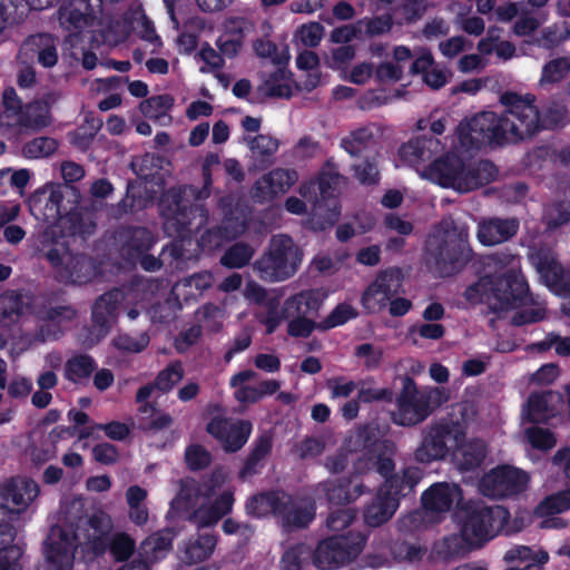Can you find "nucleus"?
<instances>
[{"mask_svg":"<svg viewBox=\"0 0 570 570\" xmlns=\"http://www.w3.org/2000/svg\"><path fill=\"white\" fill-rule=\"evenodd\" d=\"M500 102L505 107L504 112L481 111L459 124L458 141L462 148L478 150L485 144H517L538 134L540 121L534 95L507 91Z\"/></svg>","mask_w":570,"mask_h":570,"instance_id":"obj_1","label":"nucleus"},{"mask_svg":"<svg viewBox=\"0 0 570 570\" xmlns=\"http://www.w3.org/2000/svg\"><path fill=\"white\" fill-rule=\"evenodd\" d=\"M463 295L470 303L487 304L497 313L535 304L528 281L520 269L485 274L470 284Z\"/></svg>","mask_w":570,"mask_h":570,"instance_id":"obj_2","label":"nucleus"},{"mask_svg":"<svg viewBox=\"0 0 570 570\" xmlns=\"http://www.w3.org/2000/svg\"><path fill=\"white\" fill-rule=\"evenodd\" d=\"M200 190L193 185L169 187L159 199L164 218V233L171 238L185 240L199 232L208 222V210L198 204Z\"/></svg>","mask_w":570,"mask_h":570,"instance_id":"obj_3","label":"nucleus"},{"mask_svg":"<svg viewBox=\"0 0 570 570\" xmlns=\"http://www.w3.org/2000/svg\"><path fill=\"white\" fill-rule=\"evenodd\" d=\"M424 176L443 188L465 194L494 181L498 168L489 159L466 163L458 153L448 151L425 168Z\"/></svg>","mask_w":570,"mask_h":570,"instance_id":"obj_4","label":"nucleus"},{"mask_svg":"<svg viewBox=\"0 0 570 570\" xmlns=\"http://www.w3.org/2000/svg\"><path fill=\"white\" fill-rule=\"evenodd\" d=\"M425 255L428 266L438 276L458 275L474 257L468 228L452 222L442 234L429 238Z\"/></svg>","mask_w":570,"mask_h":570,"instance_id":"obj_5","label":"nucleus"},{"mask_svg":"<svg viewBox=\"0 0 570 570\" xmlns=\"http://www.w3.org/2000/svg\"><path fill=\"white\" fill-rule=\"evenodd\" d=\"M460 537L471 548H480L499 534L509 522L510 512L502 505L469 501L462 507Z\"/></svg>","mask_w":570,"mask_h":570,"instance_id":"obj_6","label":"nucleus"},{"mask_svg":"<svg viewBox=\"0 0 570 570\" xmlns=\"http://www.w3.org/2000/svg\"><path fill=\"white\" fill-rule=\"evenodd\" d=\"M454 415L442 417L438 422L426 425L422 431L419 446L414 451V460L421 464L445 460L466 435V423Z\"/></svg>","mask_w":570,"mask_h":570,"instance_id":"obj_7","label":"nucleus"},{"mask_svg":"<svg viewBox=\"0 0 570 570\" xmlns=\"http://www.w3.org/2000/svg\"><path fill=\"white\" fill-rule=\"evenodd\" d=\"M442 391L419 390L411 376L402 380V390L395 399L397 410L392 412V422L400 426H414L425 421L441 405Z\"/></svg>","mask_w":570,"mask_h":570,"instance_id":"obj_8","label":"nucleus"},{"mask_svg":"<svg viewBox=\"0 0 570 570\" xmlns=\"http://www.w3.org/2000/svg\"><path fill=\"white\" fill-rule=\"evenodd\" d=\"M302 262L299 248L293 238L285 234L275 235L266 253L254 263L264 281L279 282L292 277Z\"/></svg>","mask_w":570,"mask_h":570,"instance_id":"obj_9","label":"nucleus"},{"mask_svg":"<svg viewBox=\"0 0 570 570\" xmlns=\"http://www.w3.org/2000/svg\"><path fill=\"white\" fill-rule=\"evenodd\" d=\"M365 547L360 532L332 535L321 540L313 552V564L318 570H335L356 560Z\"/></svg>","mask_w":570,"mask_h":570,"instance_id":"obj_10","label":"nucleus"},{"mask_svg":"<svg viewBox=\"0 0 570 570\" xmlns=\"http://www.w3.org/2000/svg\"><path fill=\"white\" fill-rule=\"evenodd\" d=\"M529 474L513 465L500 464L484 473L479 481L480 492L491 499H505L528 489Z\"/></svg>","mask_w":570,"mask_h":570,"instance_id":"obj_11","label":"nucleus"},{"mask_svg":"<svg viewBox=\"0 0 570 570\" xmlns=\"http://www.w3.org/2000/svg\"><path fill=\"white\" fill-rule=\"evenodd\" d=\"M40 493L38 483L26 476H12L0 484V514L16 520Z\"/></svg>","mask_w":570,"mask_h":570,"instance_id":"obj_12","label":"nucleus"},{"mask_svg":"<svg viewBox=\"0 0 570 570\" xmlns=\"http://www.w3.org/2000/svg\"><path fill=\"white\" fill-rule=\"evenodd\" d=\"M403 279V273L400 267L380 271L361 296V304L364 311L367 314H374L384 309L389 301L400 293Z\"/></svg>","mask_w":570,"mask_h":570,"instance_id":"obj_13","label":"nucleus"},{"mask_svg":"<svg viewBox=\"0 0 570 570\" xmlns=\"http://www.w3.org/2000/svg\"><path fill=\"white\" fill-rule=\"evenodd\" d=\"M252 431L250 421L222 415L213 416L206 425V432L216 439L228 453L239 451L247 443Z\"/></svg>","mask_w":570,"mask_h":570,"instance_id":"obj_14","label":"nucleus"},{"mask_svg":"<svg viewBox=\"0 0 570 570\" xmlns=\"http://www.w3.org/2000/svg\"><path fill=\"white\" fill-rule=\"evenodd\" d=\"M529 261L544 284L561 294H570V268L566 269L547 246L531 248Z\"/></svg>","mask_w":570,"mask_h":570,"instance_id":"obj_15","label":"nucleus"},{"mask_svg":"<svg viewBox=\"0 0 570 570\" xmlns=\"http://www.w3.org/2000/svg\"><path fill=\"white\" fill-rule=\"evenodd\" d=\"M102 11V0H68L59 8V22L70 32L95 26Z\"/></svg>","mask_w":570,"mask_h":570,"instance_id":"obj_16","label":"nucleus"},{"mask_svg":"<svg viewBox=\"0 0 570 570\" xmlns=\"http://www.w3.org/2000/svg\"><path fill=\"white\" fill-rule=\"evenodd\" d=\"M298 179L295 169L276 168L258 178L252 187L250 195L255 203L272 202L285 194Z\"/></svg>","mask_w":570,"mask_h":570,"instance_id":"obj_17","label":"nucleus"},{"mask_svg":"<svg viewBox=\"0 0 570 570\" xmlns=\"http://www.w3.org/2000/svg\"><path fill=\"white\" fill-rule=\"evenodd\" d=\"M115 240L124 256L137 259L150 250L156 238L147 227L120 226L115 233Z\"/></svg>","mask_w":570,"mask_h":570,"instance_id":"obj_18","label":"nucleus"},{"mask_svg":"<svg viewBox=\"0 0 570 570\" xmlns=\"http://www.w3.org/2000/svg\"><path fill=\"white\" fill-rule=\"evenodd\" d=\"M320 489L332 505L348 504L368 491L358 475L326 480L320 484Z\"/></svg>","mask_w":570,"mask_h":570,"instance_id":"obj_19","label":"nucleus"},{"mask_svg":"<svg viewBox=\"0 0 570 570\" xmlns=\"http://www.w3.org/2000/svg\"><path fill=\"white\" fill-rule=\"evenodd\" d=\"M47 538L45 554L51 570H72L73 566V539L68 532L58 528Z\"/></svg>","mask_w":570,"mask_h":570,"instance_id":"obj_20","label":"nucleus"},{"mask_svg":"<svg viewBox=\"0 0 570 570\" xmlns=\"http://www.w3.org/2000/svg\"><path fill=\"white\" fill-rule=\"evenodd\" d=\"M327 294L322 288L301 291L287 297L283 303V316L315 317L318 314Z\"/></svg>","mask_w":570,"mask_h":570,"instance_id":"obj_21","label":"nucleus"},{"mask_svg":"<svg viewBox=\"0 0 570 570\" xmlns=\"http://www.w3.org/2000/svg\"><path fill=\"white\" fill-rule=\"evenodd\" d=\"M519 227V220L514 217L485 218L478 225L476 238L484 246L499 245L513 238L518 234Z\"/></svg>","mask_w":570,"mask_h":570,"instance_id":"obj_22","label":"nucleus"},{"mask_svg":"<svg viewBox=\"0 0 570 570\" xmlns=\"http://www.w3.org/2000/svg\"><path fill=\"white\" fill-rule=\"evenodd\" d=\"M444 149L439 138L432 135H421L402 144L399 155L402 160L411 166L423 165Z\"/></svg>","mask_w":570,"mask_h":570,"instance_id":"obj_23","label":"nucleus"},{"mask_svg":"<svg viewBox=\"0 0 570 570\" xmlns=\"http://www.w3.org/2000/svg\"><path fill=\"white\" fill-rule=\"evenodd\" d=\"M58 39L50 33H36L29 36L21 49L26 56L37 59L43 68H52L58 62Z\"/></svg>","mask_w":570,"mask_h":570,"instance_id":"obj_24","label":"nucleus"},{"mask_svg":"<svg viewBox=\"0 0 570 570\" xmlns=\"http://www.w3.org/2000/svg\"><path fill=\"white\" fill-rule=\"evenodd\" d=\"M385 431L375 422H370L356 429L353 439L355 451H362L367 455H374L381 450H394V443L384 439Z\"/></svg>","mask_w":570,"mask_h":570,"instance_id":"obj_25","label":"nucleus"},{"mask_svg":"<svg viewBox=\"0 0 570 570\" xmlns=\"http://www.w3.org/2000/svg\"><path fill=\"white\" fill-rule=\"evenodd\" d=\"M120 292L118 289L101 294L94 303L91 321L99 335L105 336L111 328V323L117 317Z\"/></svg>","mask_w":570,"mask_h":570,"instance_id":"obj_26","label":"nucleus"},{"mask_svg":"<svg viewBox=\"0 0 570 570\" xmlns=\"http://www.w3.org/2000/svg\"><path fill=\"white\" fill-rule=\"evenodd\" d=\"M422 479V471L415 466L403 469L402 474L395 473L385 479L377 492L386 498H394L400 503L402 497L414 491V488Z\"/></svg>","mask_w":570,"mask_h":570,"instance_id":"obj_27","label":"nucleus"},{"mask_svg":"<svg viewBox=\"0 0 570 570\" xmlns=\"http://www.w3.org/2000/svg\"><path fill=\"white\" fill-rule=\"evenodd\" d=\"M288 502V493L282 490H269L252 495L246 502L247 514L256 518H263L268 514L278 517L285 508L284 502Z\"/></svg>","mask_w":570,"mask_h":570,"instance_id":"obj_28","label":"nucleus"},{"mask_svg":"<svg viewBox=\"0 0 570 570\" xmlns=\"http://www.w3.org/2000/svg\"><path fill=\"white\" fill-rule=\"evenodd\" d=\"M174 537L175 532L169 528L153 533L141 542L139 556L158 562L171 550Z\"/></svg>","mask_w":570,"mask_h":570,"instance_id":"obj_29","label":"nucleus"},{"mask_svg":"<svg viewBox=\"0 0 570 570\" xmlns=\"http://www.w3.org/2000/svg\"><path fill=\"white\" fill-rule=\"evenodd\" d=\"M455 451H458L459 469L464 472L474 471L480 468L488 455V446L480 439H473L468 442L464 439Z\"/></svg>","mask_w":570,"mask_h":570,"instance_id":"obj_30","label":"nucleus"},{"mask_svg":"<svg viewBox=\"0 0 570 570\" xmlns=\"http://www.w3.org/2000/svg\"><path fill=\"white\" fill-rule=\"evenodd\" d=\"M98 368L97 361L87 353H77L63 365V377L70 383L81 384L88 381Z\"/></svg>","mask_w":570,"mask_h":570,"instance_id":"obj_31","label":"nucleus"},{"mask_svg":"<svg viewBox=\"0 0 570 570\" xmlns=\"http://www.w3.org/2000/svg\"><path fill=\"white\" fill-rule=\"evenodd\" d=\"M453 501V490L445 482L432 484L421 497L423 509L430 512H448Z\"/></svg>","mask_w":570,"mask_h":570,"instance_id":"obj_32","label":"nucleus"},{"mask_svg":"<svg viewBox=\"0 0 570 570\" xmlns=\"http://www.w3.org/2000/svg\"><path fill=\"white\" fill-rule=\"evenodd\" d=\"M13 116L17 126L24 130L38 131L50 124L48 110L40 101L23 105Z\"/></svg>","mask_w":570,"mask_h":570,"instance_id":"obj_33","label":"nucleus"},{"mask_svg":"<svg viewBox=\"0 0 570 570\" xmlns=\"http://www.w3.org/2000/svg\"><path fill=\"white\" fill-rule=\"evenodd\" d=\"M397 508L396 499L386 498L377 492L372 503L364 510V521L372 528L380 527L392 518Z\"/></svg>","mask_w":570,"mask_h":570,"instance_id":"obj_34","label":"nucleus"},{"mask_svg":"<svg viewBox=\"0 0 570 570\" xmlns=\"http://www.w3.org/2000/svg\"><path fill=\"white\" fill-rule=\"evenodd\" d=\"M216 544L217 537L214 533H198L186 543L181 559L189 564L203 562L213 554Z\"/></svg>","mask_w":570,"mask_h":570,"instance_id":"obj_35","label":"nucleus"},{"mask_svg":"<svg viewBox=\"0 0 570 570\" xmlns=\"http://www.w3.org/2000/svg\"><path fill=\"white\" fill-rule=\"evenodd\" d=\"M284 503L285 508L283 509V513L278 514V518L282 519V523L285 528L304 529L307 528L314 520V504L311 503L308 505H297L289 494L288 502L286 501Z\"/></svg>","mask_w":570,"mask_h":570,"instance_id":"obj_36","label":"nucleus"},{"mask_svg":"<svg viewBox=\"0 0 570 570\" xmlns=\"http://www.w3.org/2000/svg\"><path fill=\"white\" fill-rule=\"evenodd\" d=\"M291 78L292 72L286 65L277 66L276 70L264 80L263 87L266 96L289 99L293 96L292 86L289 85Z\"/></svg>","mask_w":570,"mask_h":570,"instance_id":"obj_37","label":"nucleus"},{"mask_svg":"<svg viewBox=\"0 0 570 570\" xmlns=\"http://www.w3.org/2000/svg\"><path fill=\"white\" fill-rule=\"evenodd\" d=\"M375 138L372 130L367 127H361L350 132L341 139L340 146L352 157H360L366 150L373 148Z\"/></svg>","mask_w":570,"mask_h":570,"instance_id":"obj_38","label":"nucleus"},{"mask_svg":"<svg viewBox=\"0 0 570 570\" xmlns=\"http://www.w3.org/2000/svg\"><path fill=\"white\" fill-rule=\"evenodd\" d=\"M255 161L262 169L268 168L274 161V155L279 148L278 139L268 135H257L249 140Z\"/></svg>","mask_w":570,"mask_h":570,"instance_id":"obj_39","label":"nucleus"},{"mask_svg":"<svg viewBox=\"0 0 570 570\" xmlns=\"http://www.w3.org/2000/svg\"><path fill=\"white\" fill-rule=\"evenodd\" d=\"M553 399L551 391L531 393L527 401V420L531 423H544L553 415L550 402Z\"/></svg>","mask_w":570,"mask_h":570,"instance_id":"obj_40","label":"nucleus"},{"mask_svg":"<svg viewBox=\"0 0 570 570\" xmlns=\"http://www.w3.org/2000/svg\"><path fill=\"white\" fill-rule=\"evenodd\" d=\"M254 253L249 244L237 242L225 250L220 257V264L227 268H243L249 264Z\"/></svg>","mask_w":570,"mask_h":570,"instance_id":"obj_41","label":"nucleus"},{"mask_svg":"<svg viewBox=\"0 0 570 570\" xmlns=\"http://www.w3.org/2000/svg\"><path fill=\"white\" fill-rule=\"evenodd\" d=\"M394 21L390 13L375 16L372 18H362L357 20L362 39L373 38L389 33L393 28Z\"/></svg>","mask_w":570,"mask_h":570,"instance_id":"obj_42","label":"nucleus"},{"mask_svg":"<svg viewBox=\"0 0 570 570\" xmlns=\"http://www.w3.org/2000/svg\"><path fill=\"white\" fill-rule=\"evenodd\" d=\"M570 38V29L568 27H559L552 24L541 30L540 35L534 39L533 43L546 50H553Z\"/></svg>","mask_w":570,"mask_h":570,"instance_id":"obj_43","label":"nucleus"},{"mask_svg":"<svg viewBox=\"0 0 570 570\" xmlns=\"http://www.w3.org/2000/svg\"><path fill=\"white\" fill-rule=\"evenodd\" d=\"M58 149V141L48 136L36 137L26 142L22 147V154L26 158L38 159L49 157Z\"/></svg>","mask_w":570,"mask_h":570,"instance_id":"obj_44","label":"nucleus"},{"mask_svg":"<svg viewBox=\"0 0 570 570\" xmlns=\"http://www.w3.org/2000/svg\"><path fill=\"white\" fill-rule=\"evenodd\" d=\"M174 106V98L168 95H156L142 100L139 105L141 114L150 119H158L166 115Z\"/></svg>","mask_w":570,"mask_h":570,"instance_id":"obj_45","label":"nucleus"},{"mask_svg":"<svg viewBox=\"0 0 570 570\" xmlns=\"http://www.w3.org/2000/svg\"><path fill=\"white\" fill-rule=\"evenodd\" d=\"M26 0H0V32L19 22L28 12Z\"/></svg>","mask_w":570,"mask_h":570,"instance_id":"obj_46","label":"nucleus"},{"mask_svg":"<svg viewBox=\"0 0 570 570\" xmlns=\"http://www.w3.org/2000/svg\"><path fill=\"white\" fill-rule=\"evenodd\" d=\"M95 430L104 431L105 434L114 441H124L130 434V430L126 423L111 421L106 424H95L92 428H81L78 431V438L80 440L88 439L92 435Z\"/></svg>","mask_w":570,"mask_h":570,"instance_id":"obj_47","label":"nucleus"},{"mask_svg":"<svg viewBox=\"0 0 570 570\" xmlns=\"http://www.w3.org/2000/svg\"><path fill=\"white\" fill-rule=\"evenodd\" d=\"M570 71V56L554 58L548 61L541 72L540 83H558Z\"/></svg>","mask_w":570,"mask_h":570,"instance_id":"obj_48","label":"nucleus"},{"mask_svg":"<svg viewBox=\"0 0 570 570\" xmlns=\"http://www.w3.org/2000/svg\"><path fill=\"white\" fill-rule=\"evenodd\" d=\"M23 295L17 291L0 294V320H12L23 314Z\"/></svg>","mask_w":570,"mask_h":570,"instance_id":"obj_49","label":"nucleus"},{"mask_svg":"<svg viewBox=\"0 0 570 570\" xmlns=\"http://www.w3.org/2000/svg\"><path fill=\"white\" fill-rule=\"evenodd\" d=\"M149 342L150 338L146 332L139 333L136 336L121 333L112 340V345L122 353H140L147 348Z\"/></svg>","mask_w":570,"mask_h":570,"instance_id":"obj_50","label":"nucleus"},{"mask_svg":"<svg viewBox=\"0 0 570 570\" xmlns=\"http://www.w3.org/2000/svg\"><path fill=\"white\" fill-rule=\"evenodd\" d=\"M358 316V312L348 303L337 304L327 317L322 322V330H331L337 326H342L351 320Z\"/></svg>","mask_w":570,"mask_h":570,"instance_id":"obj_51","label":"nucleus"},{"mask_svg":"<svg viewBox=\"0 0 570 570\" xmlns=\"http://www.w3.org/2000/svg\"><path fill=\"white\" fill-rule=\"evenodd\" d=\"M525 436L530 445L540 451H549L557 444L554 433L541 426H530L525 430Z\"/></svg>","mask_w":570,"mask_h":570,"instance_id":"obj_52","label":"nucleus"},{"mask_svg":"<svg viewBox=\"0 0 570 570\" xmlns=\"http://www.w3.org/2000/svg\"><path fill=\"white\" fill-rule=\"evenodd\" d=\"M110 542V553L118 562L127 561L135 552V540L126 532L115 533Z\"/></svg>","mask_w":570,"mask_h":570,"instance_id":"obj_53","label":"nucleus"},{"mask_svg":"<svg viewBox=\"0 0 570 570\" xmlns=\"http://www.w3.org/2000/svg\"><path fill=\"white\" fill-rule=\"evenodd\" d=\"M354 177L364 186H374L380 181V171L375 158L365 157L360 164L352 166Z\"/></svg>","mask_w":570,"mask_h":570,"instance_id":"obj_54","label":"nucleus"},{"mask_svg":"<svg viewBox=\"0 0 570 570\" xmlns=\"http://www.w3.org/2000/svg\"><path fill=\"white\" fill-rule=\"evenodd\" d=\"M183 375L184 372L179 363L167 365L154 380L156 390L163 393L169 392L183 379Z\"/></svg>","mask_w":570,"mask_h":570,"instance_id":"obj_55","label":"nucleus"},{"mask_svg":"<svg viewBox=\"0 0 570 570\" xmlns=\"http://www.w3.org/2000/svg\"><path fill=\"white\" fill-rule=\"evenodd\" d=\"M185 462L189 470L200 471L212 463V454L200 444L188 445L185 450Z\"/></svg>","mask_w":570,"mask_h":570,"instance_id":"obj_56","label":"nucleus"},{"mask_svg":"<svg viewBox=\"0 0 570 570\" xmlns=\"http://www.w3.org/2000/svg\"><path fill=\"white\" fill-rule=\"evenodd\" d=\"M519 262L520 257L508 249L494 252L483 256L481 259V264L484 267H494L495 269H518L517 263L519 264Z\"/></svg>","mask_w":570,"mask_h":570,"instance_id":"obj_57","label":"nucleus"},{"mask_svg":"<svg viewBox=\"0 0 570 570\" xmlns=\"http://www.w3.org/2000/svg\"><path fill=\"white\" fill-rule=\"evenodd\" d=\"M255 53L261 58H268L276 65H287L288 56L281 55L275 42L265 39H258L254 42Z\"/></svg>","mask_w":570,"mask_h":570,"instance_id":"obj_58","label":"nucleus"},{"mask_svg":"<svg viewBox=\"0 0 570 570\" xmlns=\"http://www.w3.org/2000/svg\"><path fill=\"white\" fill-rule=\"evenodd\" d=\"M570 223V195L552 205L548 215V226L559 228Z\"/></svg>","mask_w":570,"mask_h":570,"instance_id":"obj_59","label":"nucleus"},{"mask_svg":"<svg viewBox=\"0 0 570 570\" xmlns=\"http://www.w3.org/2000/svg\"><path fill=\"white\" fill-rule=\"evenodd\" d=\"M356 518L353 509H336L330 512L326 519V527L331 531H342L350 527Z\"/></svg>","mask_w":570,"mask_h":570,"instance_id":"obj_60","label":"nucleus"},{"mask_svg":"<svg viewBox=\"0 0 570 570\" xmlns=\"http://www.w3.org/2000/svg\"><path fill=\"white\" fill-rule=\"evenodd\" d=\"M23 551L17 544H9L0 549V570H22L20 559Z\"/></svg>","mask_w":570,"mask_h":570,"instance_id":"obj_61","label":"nucleus"},{"mask_svg":"<svg viewBox=\"0 0 570 570\" xmlns=\"http://www.w3.org/2000/svg\"><path fill=\"white\" fill-rule=\"evenodd\" d=\"M287 324V334L292 337H308L313 331L316 328L317 324L313 320V317H291Z\"/></svg>","mask_w":570,"mask_h":570,"instance_id":"obj_62","label":"nucleus"},{"mask_svg":"<svg viewBox=\"0 0 570 570\" xmlns=\"http://www.w3.org/2000/svg\"><path fill=\"white\" fill-rule=\"evenodd\" d=\"M41 317L49 322H70L77 316V311L71 305L43 306Z\"/></svg>","mask_w":570,"mask_h":570,"instance_id":"obj_63","label":"nucleus"},{"mask_svg":"<svg viewBox=\"0 0 570 570\" xmlns=\"http://www.w3.org/2000/svg\"><path fill=\"white\" fill-rule=\"evenodd\" d=\"M547 513H562L570 510V490L559 491L548 498L541 503Z\"/></svg>","mask_w":570,"mask_h":570,"instance_id":"obj_64","label":"nucleus"}]
</instances>
